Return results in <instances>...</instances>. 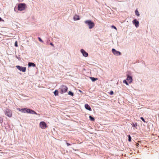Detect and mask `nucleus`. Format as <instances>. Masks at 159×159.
I'll list each match as a JSON object with an SVG mask.
<instances>
[{"label":"nucleus","mask_w":159,"mask_h":159,"mask_svg":"<svg viewBox=\"0 0 159 159\" xmlns=\"http://www.w3.org/2000/svg\"><path fill=\"white\" fill-rule=\"evenodd\" d=\"M84 23L88 26L89 28L90 29L93 28L95 26L94 23L90 20H85L84 21Z\"/></svg>","instance_id":"nucleus-1"},{"label":"nucleus","mask_w":159,"mask_h":159,"mask_svg":"<svg viewBox=\"0 0 159 159\" xmlns=\"http://www.w3.org/2000/svg\"><path fill=\"white\" fill-rule=\"evenodd\" d=\"M68 89V87L66 86L63 85H61L59 88L60 93L63 94L66 92L67 91Z\"/></svg>","instance_id":"nucleus-2"},{"label":"nucleus","mask_w":159,"mask_h":159,"mask_svg":"<svg viewBox=\"0 0 159 159\" xmlns=\"http://www.w3.org/2000/svg\"><path fill=\"white\" fill-rule=\"evenodd\" d=\"M26 7V4L25 3H21L19 4L18 6V9L19 11L24 10Z\"/></svg>","instance_id":"nucleus-3"},{"label":"nucleus","mask_w":159,"mask_h":159,"mask_svg":"<svg viewBox=\"0 0 159 159\" xmlns=\"http://www.w3.org/2000/svg\"><path fill=\"white\" fill-rule=\"evenodd\" d=\"M5 114L6 115L9 117H11L12 116V111L11 110L7 109L5 111Z\"/></svg>","instance_id":"nucleus-4"},{"label":"nucleus","mask_w":159,"mask_h":159,"mask_svg":"<svg viewBox=\"0 0 159 159\" xmlns=\"http://www.w3.org/2000/svg\"><path fill=\"white\" fill-rule=\"evenodd\" d=\"M39 126L42 129H45L47 126L46 123L44 121H41L39 123Z\"/></svg>","instance_id":"nucleus-5"},{"label":"nucleus","mask_w":159,"mask_h":159,"mask_svg":"<svg viewBox=\"0 0 159 159\" xmlns=\"http://www.w3.org/2000/svg\"><path fill=\"white\" fill-rule=\"evenodd\" d=\"M16 67L20 71L23 72H25L26 70V67H22L19 66H16Z\"/></svg>","instance_id":"nucleus-6"},{"label":"nucleus","mask_w":159,"mask_h":159,"mask_svg":"<svg viewBox=\"0 0 159 159\" xmlns=\"http://www.w3.org/2000/svg\"><path fill=\"white\" fill-rule=\"evenodd\" d=\"M112 52L114 55L116 56L120 55L121 54L120 52L116 51L114 48L112 49Z\"/></svg>","instance_id":"nucleus-7"},{"label":"nucleus","mask_w":159,"mask_h":159,"mask_svg":"<svg viewBox=\"0 0 159 159\" xmlns=\"http://www.w3.org/2000/svg\"><path fill=\"white\" fill-rule=\"evenodd\" d=\"M133 24L135 25L136 27H138L139 26V23L137 20L134 19L133 21Z\"/></svg>","instance_id":"nucleus-8"},{"label":"nucleus","mask_w":159,"mask_h":159,"mask_svg":"<svg viewBox=\"0 0 159 159\" xmlns=\"http://www.w3.org/2000/svg\"><path fill=\"white\" fill-rule=\"evenodd\" d=\"M80 52L84 56L87 57L88 56V53L86 52L83 49H81Z\"/></svg>","instance_id":"nucleus-9"},{"label":"nucleus","mask_w":159,"mask_h":159,"mask_svg":"<svg viewBox=\"0 0 159 159\" xmlns=\"http://www.w3.org/2000/svg\"><path fill=\"white\" fill-rule=\"evenodd\" d=\"M126 80L130 84L132 81V78L131 76H129V75H128Z\"/></svg>","instance_id":"nucleus-10"},{"label":"nucleus","mask_w":159,"mask_h":159,"mask_svg":"<svg viewBox=\"0 0 159 159\" xmlns=\"http://www.w3.org/2000/svg\"><path fill=\"white\" fill-rule=\"evenodd\" d=\"M23 111H22V112L24 113H29L30 112V109H29L23 108Z\"/></svg>","instance_id":"nucleus-11"},{"label":"nucleus","mask_w":159,"mask_h":159,"mask_svg":"<svg viewBox=\"0 0 159 159\" xmlns=\"http://www.w3.org/2000/svg\"><path fill=\"white\" fill-rule=\"evenodd\" d=\"M85 108L87 110H88L89 111H91V109L90 107L89 106V105L88 104H86L85 105Z\"/></svg>","instance_id":"nucleus-12"},{"label":"nucleus","mask_w":159,"mask_h":159,"mask_svg":"<svg viewBox=\"0 0 159 159\" xmlns=\"http://www.w3.org/2000/svg\"><path fill=\"white\" fill-rule=\"evenodd\" d=\"M73 19L74 20H80V18L78 16L76 15L74 16Z\"/></svg>","instance_id":"nucleus-13"},{"label":"nucleus","mask_w":159,"mask_h":159,"mask_svg":"<svg viewBox=\"0 0 159 159\" xmlns=\"http://www.w3.org/2000/svg\"><path fill=\"white\" fill-rule=\"evenodd\" d=\"M29 113H31L32 114H35V115L37 114L34 111V110H32L30 109Z\"/></svg>","instance_id":"nucleus-14"},{"label":"nucleus","mask_w":159,"mask_h":159,"mask_svg":"<svg viewBox=\"0 0 159 159\" xmlns=\"http://www.w3.org/2000/svg\"><path fill=\"white\" fill-rule=\"evenodd\" d=\"M28 66L29 67L33 66L35 67V65L33 63L29 62L28 64Z\"/></svg>","instance_id":"nucleus-15"},{"label":"nucleus","mask_w":159,"mask_h":159,"mask_svg":"<svg viewBox=\"0 0 159 159\" xmlns=\"http://www.w3.org/2000/svg\"><path fill=\"white\" fill-rule=\"evenodd\" d=\"M154 52L157 54L159 53V47H156L155 50H154Z\"/></svg>","instance_id":"nucleus-16"},{"label":"nucleus","mask_w":159,"mask_h":159,"mask_svg":"<svg viewBox=\"0 0 159 159\" xmlns=\"http://www.w3.org/2000/svg\"><path fill=\"white\" fill-rule=\"evenodd\" d=\"M90 78L91 80L93 82L98 80V78H94L93 77H90Z\"/></svg>","instance_id":"nucleus-17"},{"label":"nucleus","mask_w":159,"mask_h":159,"mask_svg":"<svg viewBox=\"0 0 159 159\" xmlns=\"http://www.w3.org/2000/svg\"><path fill=\"white\" fill-rule=\"evenodd\" d=\"M54 93L55 96H58V90H55V91L54 92Z\"/></svg>","instance_id":"nucleus-18"},{"label":"nucleus","mask_w":159,"mask_h":159,"mask_svg":"<svg viewBox=\"0 0 159 159\" xmlns=\"http://www.w3.org/2000/svg\"><path fill=\"white\" fill-rule=\"evenodd\" d=\"M135 15L138 16H139L140 15V14L139 13V11L137 10H136L135 11Z\"/></svg>","instance_id":"nucleus-19"},{"label":"nucleus","mask_w":159,"mask_h":159,"mask_svg":"<svg viewBox=\"0 0 159 159\" xmlns=\"http://www.w3.org/2000/svg\"><path fill=\"white\" fill-rule=\"evenodd\" d=\"M89 118L90 119V120H91L92 121H94L95 120L94 118L92 117L91 116H89Z\"/></svg>","instance_id":"nucleus-20"},{"label":"nucleus","mask_w":159,"mask_h":159,"mask_svg":"<svg viewBox=\"0 0 159 159\" xmlns=\"http://www.w3.org/2000/svg\"><path fill=\"white\" fill-rule=\"evenodd\" d=\"M68 94L69 95H71L72 96H73L74 95L73 93L70 91L68 92Z\"/></svg>","instance_id":"nucleus-21"},{"label":"nucleus","mask_w":159,"mask_h":159,"mask_svg":"<svg viewBox=\"0 0 159 159\" xmlns=\"http://www.w3.org/2000/svg\"><path fill=\"white\" fill-rule=\"evenodd\" d=\"M123 82L124 83H125L127 85H129V84H128V82H127V81L126 80H123Z\"/></svg>","instance_id":"nucleus-22"},{"label":"nucleus","mask_w":159,"mask_h":159,"mask_svg":"<svg viewBox=\"0 0 159 159\" xmlns=\"http://www.w3.org/2000/svg\"><path fill=\"white\" fill-rule=\"evenodd\" d=\"M128 141L129 142H130L131 141V137L130 135H129L128 136Z\"/></svg>","instance_id":"nucleus-23"},{"label":"nucleus","mask_w":159,"mask_h":159,"mask_svg":"<svg viewBox=\"0 0 159 159\" xmlns=\"http://www.w3.org/2000/svg\"><path fill=\"white\" fill-rule=\"evenodd\" d=\"M132 125L133 127H135L136 126H137V123H136L135 124L134 123H133L132 124Z\"/></svg>","instance_id":"nucleus-24"},{"label":"nucleus","mask_w":159,"mask_h":159,"mask_svg":"<svg viewBox=\"0 0 159 159\" xmlns=\"http://www.w3.org/2000/svg\"><path fill=\"white\" fill-rule=\"evenodd\" d=\"M38 39L40 42H42V43H43V41L42 40V39H41L40 38L38 37Z\"/></svg>","instance_id":"nucleus-25"},{"label":"nucleus","mask_w":159,"mask_h":159,"mask_svg":"<svg viewBox=\"0 0 159 159\" xmlns=\"http://www.w3.org/2000/svg\"><path fill=\"white\" fill-rule=\"evenodd\" d=\"M15 46L16 47H17L18 46L17 43V41H16L15 43Z\"/></svg>","instance_id":"nucleus-26"},{"label":"nucleus","mask_w":159,"mask_h":159,"mask_svg":"<svg viewBox=\"0 0 159 159\" xmlns=\"http://www.w3.org/2000/svg\"><path fill=\"white\" fill-rule=\"evenodd\" d=\"M111 27L112 28H113L114 29H116V30H117L115 26H114V25H112L111 26Z\"/></svg>","instance_id":"nucleus-27"},{"label":"nucleus","mask_w":159,"mask_h":159,"mask_svg":"<svg viewBox=\"0 0 159 159\" xmlns=\"http://www.w3.org/2000/svg\"><path fill=\"white\" fill-rule=\"evenodd\" d=\"M140 119L144 122H145V120L142 117H140Z\"/></svg>","instance_id":"nucleus-28"},{"label":"nucleus","mask_w":159,"mask_h":159,"mask_svg":"<svg viewBox=\"0 0 159 159\" xmlns=\"http://www.w3.org/2000/svg\"><path fill=\"white\" fill-rule=\"evenodd\" d=\"M114 93L113 92V91H111L110 92V94L111 95H112Z\"/></svg>","instance_id":"nucleus-29"},{"label":"nucleus","mask_w":159,"mask_h":159,"mask_svg":"<svg viewBox=\"0 0 159 159\" xmlns=\"http://www.w3.org/2000/svg\"><path fill=\"white\" fill-rule=\"evenodd\" d=\"M23 109H20V108H19L18 110L20 111H23Z\"/></svg>","instance_id":"nucleus-30"},{"label":"nucleus","mask_w":159,"mask_h":159,"mask_svg":"<svg viewBox=\"0 0 159 159\" xmlns=\"http://www.w3.org/2000/svg\"><path fill=\"white\" fill-rule=\"evenodd\" d=\"M50 45H52V46L53 47H54V44L52 43H50Z\"/></svg>","instance_id":"nucleus-31"},{"label":"nucleus","mask_w":159,"mask_h":159,"mask_svg":"<svg viewBox=\"0 0 159 159\" xmlns=\"http://www.w3.org/2000/svg\"><path fill=\"white\" fill-rule=\"evenodd\" d=\"M0 21H4V20H2L1 17H0Z\"/></svg>","instance_id":"nucleus-32"},{"label":"nucleus","mask_w":159,"mask_h":159,"mask_svg":"<svg viewBox=\"0 0 159 159\" xmlns=\"http://www.w3.org/2000/svg\"><path fill=\"white\" fill-rule=\"evenodd\" d=\"M66 144L68 146H69V145H70V144L69 143H66Z\"/></svg>","instance_id":"nucleus-33"},{"label":"nucleus","mask_w":159,"mask_h":159,"mask_svg":"<svg viewBox=\"0 0 159 159\" xmlns=\"http://www.w3.org/2000/svg\"><path fill=\"white\" fill-rule=\"evenodd\" d=\"M139 145L138 143H137L136 144V146H138Z\"/></svg>","instance_id":"nucleus-34"}]
</instances>
